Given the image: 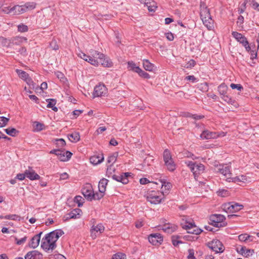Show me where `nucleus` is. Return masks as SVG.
Returning <instances> with one entry per match:
<instances>
[{"label": "nucleus", "instance_id": "obj_8", "mask_svg": "<svg viewBox=\"0 0 259 259\" xmlns=\"http://www.w3.org/2000/svg\"><path fill=\"white\" fill-rule=\"evenodd\" d=\"M207 246L215 253H222L225 248L222 243L219 240L213 239L207 243Z\"/></svg>", "mask_w": 259, "mask_h": 259}, {"label": "nucleus", "instance_id": "obj_57", "mask_svg": "<svg viewBox=\"0 0 259 259\" xmlns=\"http://www.w3.org/2000/svg\"><path fill=\"white\" fill-rule=\"evenodd\" d=\"M18 30L20 32H25L28 30V28L27 25L21 24L18 26Z\"/></svg>", "mask_w": 259, "mask_h": 259}, {"label": "nucleus", "instance_id": "obj_35", "mask_svg": "<svg viewBox=\"0 0 259 259\" xmlns=\"http://www.w3.org/2000/svg\"><path fill=\"white\" fill-rule=\"evenodd\" d=\"M36 3L34 2H27L25 3L23 6V8L25 9V12L34 9L36 7Z\"/></svg>", "mask_w": 259, "mask_h": 259}, {"label": "nucleus", "instance_id": "obj_62", "mask_svg": "<svg viewBox=\"0 0 259 259\" xmlns=\"http://www.w3.org/2000/svg\"><path fill=\"white\" fill-rule=\"evenodd\" d=\"M230 87L233 90L236 89L239 91H241L243 90L242 85L240 84L231 83L230 84Z\"/></svg>", "mask_w": 259, "mask_h": 259}, {"label": "nucleus", "instance_id": "obj_18", "mask_svg": "<svg viewBox=\"0 0 259 259\" xmlns=\"http://www.w3.org/2000/svg\"><path fill=\"white\" fill-rule=\"evenodd\" d=\"M42 234V232H40L38 234L34 235L30 240L29 243V246L33 248H36L39 243L40 237Z\"/></svg>", "mask_w": 259, "mask_h": 259}, {"label": "nucleus", "instance_id": "obj_19", "mask_svg": "<svg viewBox=\"0 0 259 259\" xmlns=\"http://www.w3.org/2000/svg\"><path fill=\"white\" fill-rule=\"evenodd\" d=\"M108 180L105 178L102 179L98 185L99 192H97V193L102 194V198L104 197L105 195V192L106 191V186L108 184Z\"/></svg>", "mask_w": 259, "mask_h": 259}, {"label": "nucleus", "instance_id": "obj_41", "mask_svg": "<svg viewBox=\"0 0 259 259\" xmlns=\"http://www.w3.org/2000/svg\"><path fill=\"white\" fill-rule=\"evenodd\" d=\"M167 169L171 171H174L176 169V164H175L173 159L168 161L167 162H164Z\"/></svg>", "mask_w": 259, "mask_h": 259}, {"label": "nucleus", "instance_id": "obj_47", "mask_svg": "<svg viewBox=\"0 0 259 259\" xmlns=\"http://www.w3.org/2000/svg\"><path fill=\"white\" fill-rule=\"evenodd\" d=\"M5 219L10 220H14V221H19L21 220V217L17 214H9L5 215Z\"/></svg>", "mask_w": 259, "mask_h": 259}, {"label": "nucleus", "instance_id": "obj_36", "mask_svg": "<svg viewBox=\"0 0 259 259\" xmlns=\"http://www.w3.org/2000/svg\"><path fill=\"white\" fill-rule=\"evenodd\" d=\"M127 67L130 70L135 72H137L140 68L139 66H137L136 64L133 61H130L127 63Z\"/></svg>", "mask_w": 259, "mask_h": 259}, {"label": "nucleus", "instance_id": "obj_53", "mask_svg": "<svg viewBox=\"0 0 259 259\" xmlns=\"http://www.w3.org/2000/svg\"><path fill=\"white\" fill-rule=\"evenodd\" d=\"M249 3L254 10L259 11V4L256 3L255 0H249Z\"/></svg>", "mask_w": 259, "mask_h": 259}, {"label": "nucleus", "instance_id": "obj_46", "mask_svg": "<svg viewBox=\"0 0 259 259\" xmlns=\"http://www.w3.org/2000/svg\"><path fill=\"white\" fill-rule=\"evenodd\" d=\"M54 142L56 146L58 148H61L66 145V142L62 138L56 139Z\"/></svg>", "mask_w": 259, "mask_h": 259}, {"label": "nucleus", "instance_id": "obj_37", "mask_svg": "<svg viewBox=\"0 0 259 259\" xmlns=\"http://www.w3.org/2000/svg\"><path fill=\"white\" fill-rule=\"evenodd\" d=\"M16 71L19 77L22 79L23 80H25L29 76L27 72L23 70L17 69H16Z\"/></svg>", "mask_w": 259, "mask_h": 259}, {"label": "nucleus", "instance_id": "obj_56", "mask_svg": "<svg viewBox=\"0 0 259 259\" xmlns=\"http://www.w3.org/2000/svg\"><path fill=\"white\" fill-rule=\"evenodd\" d=\"M9 119L4 116L0 117V127L5 126L9 121Z\"/></svg>", "mask_w": 259, "mask_h": 259}, {"label": "nucleus", "instance_id": "obj_24", "mask_svg": "<svg viewBox=\"0 0 259 259\" xmlns=\"http://www.w3.org/2000/svg\"><path fill=\"white\" fill-rule=\"evenodd\" d=\"M118 156L117 153H114L108 156L107 159V162L108 163H111V164H113L116 160L117 157ZM112 170V165H111L109 167H108L106 175L108 176V174H111L110 171Z\"/></svg>", "mask_w": 259, "mask_h": 259}, {"label": "nucleus", "instance_id": "obj_11", "mask_svg": "<svg viewBox=\"0 0 259 259\" xmlns=\"http://www.w3.org/2000/svg\"><path fill=\"white\" fill-rule=\"evenodd\" d=\"M148 240L153 245H159L163 242V236L159 233L151 234L148 236Z\"/></svg>", "mask_w": 259, "mask_h": 259}, {"label": "nucleus", "instance_id": "obj_45", "mask_svg": "<svg viewBox=\"0 0 259 259\" xmlns=\"http://www.w3.org/2000/svg\"><path fill=\"white\" fill-rule=\"evenodd\" d=\"M37 251V250H34L28 252L24 256L25 259H35Z\"/></svg>", "mask_w": 259, "mask_h": 259}, {"label": "nucleus", "instance_id": "obj_21", "mask_svg": "<svg viewBox=\"0 0 259 259\" xmlns=\"http://www.w3.org/2000/svg\"><path fill=\"white\" fill-rule=\"evenodd\" d=\"M217 133L210 132L208 130H204L200 135V138L203 140L215 139Z\"/></svg>", "mask_w": 259, "mask_h": 259}, {"label": "nucleus", "instance_id": "obj_20", "mask_svg": "<svg viewBox=\"0 0 259 259\" xmlns=\"http://www.w3.org/2000/svg\"><path fill=\"white\" fill-rule=\"evenodd\" d=\"M249 178L245 175H240L236 176L234 178L228 177L227 178V181L229 182H243L247 183L249 182Z\"/></svg>", "mask_w": 259, "mask_h": 259}, {"label": "nucleus", "instance_id": "obj_50", "mask_svg": "<svg viewBox=\"0 0 259 259\" xmlns=\"http://www.w3.org/2000/svg\"><path fill=\"white\" fill-rule=\"evenodd\" d=\"M138 74L142 77L144 78L148 79L150 77V75L145 71L142 70V69L140 68L139 70L137 72Z\"/></svg>", "mask_w": 259, "mask_h": 259}, {"label": "nucleus", "instance_id": "obj_52", "mask_svg": "<svg viewBox=\"0 0 259 259\" xmlns=\"http://www.w3.org/2000/svg\"><path fill=\"white\" fill-rule=\"evenodd\" d=\"M56 76L60 79V81L65 82L67 81V78L64 76V74L60 71H57L55 72Z\"/></svg>", "mask_w": 259, "mask_h": 259}, {"label": "nucleus", "instance_id": "obj_59", "mask_svg": "<svg viewBox=\"0 0 259 259\" xmlns=\"http://www.w3.org/2000/svg\"><path fill=\"white\" fill-rule=\"evenodd\" d=\"M27 84L30 87L33 89L35 88V84L33 82L31 78L29 76L25 80Z\"/></svg>", "mask_w": 259, "mask_h": 259}, {"label": "nucleus", "instance_id": "obj_29", "mask_svg": "<svg viewBox=\"0 0 259 259\" xmlns=\"http://www.w3.org/2000/svg\"><path fill=\"white\" fill-rule=\"evenodd\" d=\"M81 210L79 208H76L70 212L68 214V219H77L80 217V213Z\"/></svg>", "mask_w": 259, "mask_h": 259}, {"label": "nucleus", "instance_id": "obj_22", "mask_svg": "<svg viewBox=\"0 0 259 259\" xmlns=\"http://www.w3.org/2000/svg\"><path fill=\"white\" fill-rule=\"evenodd\" d=\"M161 229L164 232L172 233L177 229V226L170 223H165L162 226Z\"/></svg>", "mask_w": 259, "mask_h": 259}, {"label": "nucleus", "instance_id": "obj_43", "mask_svg": "<svg viewBox=\"0 0 259 259\" xmlns=\"http://www.w3.org/2000/svg\"><path fill=\"white\" fill-rule=\"evenodd\" d=\"M1 42L4 47L9 48L12 46L11 38L10 39H8L6 38L2 37L1 38Z\"/></svg>", "mask_w": 259, "mask_h": 259}, {"label": "nucleus", "instance_id": "obj_54", "mask_svg": "<svg viewBox=\"0 0 259 259\" xmlns=\"http://www.w3.org/2000/svg\"><path fill=\"white\" fill-rule=\"evenodd\" d=\"M126 255L124 253L118 252L114 254L112 259H125Z\"/></svg>", "mask_w": 259, "mask_h": 259}, {"label": "nucleus", "instance_id": "obj_55", "mask_svg": "<svg viewBox=\"0 0 259 259\" xmlns=\"http://www.w3.org/2000/svg\"><path fill=\"white\" fill-rule=\"evenodd\" d=\"M35 131L37 132H39L44 129V124L42 123H41L39 122L35 121Z\"/></svg>", "mask_w": 259, "mask_h": 259}, {"label": "nucleus", "instance_id": "obj_5", "mask_svg": "<svg viewBox=\"0 0 259 259\" xmlns=\"http://www.w3.org/2000/svg\"><path fill=\"white\" fill-rule=\"evenodd\" d=\"M225 217L222 214H213L210 216V224L218 228L223 227L227 225L225 222Z\"/></svg>", "mask_w": 259, "mask_h": 259}, {"label": "nucleus", "instance_id": "obj_60", "mask_svg": "<svg viewBox=\"0 0 259 259\" xmlns=\"http://www.w3.org/2000/svg\"><path fill=\"white\" fill-rule=\"evenodd\" d=\"M251 236L248 235L247 234H242L238 236V239L240 241H246Z\"/></svg>", "mask_w": 259, "mask_h": 259}, {"label": "nucleus", "instance_id": "obj_7", "mask_svg": "<svg viewBox=\"0 0 259 259\" xmlns=\"http://www.w3.org/2000/svg\"><path fill=\"white\" fill-rule=\"evenodd\" d=\"M243 208V206L237 203L229 202L224 204L222 206L224 211L228 213L237 212Z\"/></svg>", "mask_w": 259, "mask_h": 259}, {"label": "nucleus", "instance_id": "obj_4", "mask_svg": "<svg viewBox=\"0 0 259 259\" xmlns=\"http://www.w3.org/2000/svg\"><path fill=\"white\" fill-rule=\"evenodd\" d=\"M81 193L84 197L88 200H99L102 198V194L95 193L91 184H85L81 189Z\"/></svg>", "mask_w": 259, "mask_h": 259}, {"label": "nucleus", "instance_id": "obj_12", "mask_svg": "<svg viewBox=\"0 0 259 259\" xmlns=\"http://www.w3.org/2000/svg\"><path fill=\"white\" fill-rule=\"evenodd\" d=\"M230 166L225 165H218L216 166L215 170L225 177L230 176L231 175Z\"/></svg>", "mask_w": 259, "mask_h": 259}, {"label": "nucleus", "instance_id": "obj_32", "mask_svg": "<svg viewBox=\"0 0 259 259\" xmlns=\"http://www.w3.org/2000/svg\"><path fill=\"white\" fill-rule=\"evenodd\" d=\"M144 3L147 5L148 9L150 12L155 11L156 8H157L156 3L154 2L151 3L150 0H145Z\"/></svg>", "mask_w": 259, "mask_h": 259}, {"label": "nucleus", "instance_id": "obj_13", "mask_svg": "<svg viewBox=\"0 0 259 259\" xmlns=\"http://www.w3.org/2000/svg\"><path fill=\"white\" fill-rule=\"evenodd\" d=\"M25 172L26 178L31 181L39 180L40 178V177L35 172L32 167L29 166L28 168L25 170Z\"/></svg>", "mask_w": 259, "mask_h": 259}, {"label": "nucleus", "instance_id": "obj_17", "mask_svg": "<svg viewBox=\"0 0 259 259\" xmlns=\"http://www.w3.org/2000/svg\"><path fill=\"white\" fill-rule=\"evenodd\" d=\"M104 230V227L102 224H99L97 226L93 225L91 229V236L93 238L97 237L96 233L100 234L102 233Z\"/></svg>", "mask_w": 259, "mask_h": 259}, {"label": "nucleus", "instance_id": "obj_39", "mask_svg": "<svg viewBox=\"0 0 259 259\" xmlns=\"http://www.w3.org/2000/svg\"><path fill=\"white\" fill-rule=\"evenodd\" d=\"M182 227L187 231L192 230L194 227H195L194 223L186 222L185 224H182Z\"/></svg>", "mask_w": 259, "mask_h": 259}, {"label": "nucleus", "instance_id": "obj_40", "mask_svg": "<svg viewBox=\"0 0 259 259\" xmlns=\"http://www.w3.org/2000/svg\"><path fill=\"white\" fill-rule=\"evenodd\" d=\"M131 176L130 172L122 173L120 175L121 177V183L123 184H126L128 182V177Z\"/></svg>", "mask_w": 259, "mask_h": 259}, {"label": "nucleus", "instance_id": "obj_42", "mask_svg": "<svg viewBox=\"0 0 259 259\" xmlns=\"http://www.w3.org/2000/svg\"><path fill=\"white\" fill-rule=\"evenodd\" d=\"M5 132L7 134L14 137L18 133V131L15 128L9 127L6 129H5Z\"/></svg>", "mask_w": 259, "mask_h": 259}, {"label": "nucleus", "instance_id": "obj_9", "mask_svg": "<svg viewBox=\"0 0 259 259\" xmlns=\"http://www.w3.org/2000/svg\"><path fill=\"white\" fill-rule=\"evenodd\" d=\"M232 35L238 42L244 47L247 52L250 51L251 48L249 45L248 41L244 35L236 31H233L232 32Z\"/></svg>", "mask_w": 259, "mask_h": 259}, {"label": "nucleus", "instance_id": "obj_49", "mask_svg": "<svg viewBox=\"0 0 259 259\" xmlns=\"http://www.w3.org/2000/svg\"><path fill=\"white\" fill-rule=\"evenodd\" d=\"M217 194L218 196L224 197L229 196L230 193L227 190L220 189L217 191Z\"/></svg>", "mask_w": 259, "mask_h": 259}, {"label": "nucleus", "instance_id": "obj_63", "mask_svg": "<svg viewBox=\"0 0 259 259\" xmlns=\"http://www.w3.org/2000/svg\"><path fill=\"white\" fill-rule=\"evenodd\" d=\"M78 56L80 58L83 59L84 61H85L88 62H89V60L90 59V55H86L85 54H84L83 52L79 53L78 54Z\"/></svg>", "mask_w": 259, "mask_h": 259}, {"label": "nucleus", "instance_id": "obj_15", "mask_svg": "<svg viewBox=\"0 0 259 259\" xmlns=\"http://www.w3.org/2000/svg\"><path fill=\"white\" fill-rule=\"evenodd\" d=\"M58 156L59 159L61 161H68L71 157L72 155V153L69 151H66L65 152L61 150L60 149L58 152Z\"/></svg>", "mask_w": 259, "mask_h": 259}, {"label": "nucleus", "instance_id": "obj_58", "mask_svg": "<svg viewBox=\"0 0 259 259\" xmlns=\"http://www.w3.org/2000/svg\"><path fill=\"white\" fill-rule=\"evenodd\" d=\"M196 65V62L193 60V59H191L189 61H188V62H187L185 65L184 66V67L186 68H192V67H193L195 65Z\"/></svg>", "mask_w": 259, "mask_h": 259}, {"label": "nucleus", "instance_id": "obj_10", "mask_svg": "<svg viewBox=\"0 0 259 259\" xmlns=\"http://www.w3.org/2000/svg\"><path fill=\"white\" fill-rule=\"evenodd\" d=\"M108 90L103 83H99L94 88V97H102L107 95Z\"/></svg>", "mask_w": 259, "mask_h": 259}, {"label": "nucleus", "instance_id": "obj_61", "mask_svg": "<svg viewBox=\"0 0 259 259\" xmlns=\"http://www.w3.org/2000/svg\"><path fill=\"white\" fill-rule=\"evenodd\" d=\"M27 237L26 236H24L21 239H18L17 238H15V240L16 243L18 245H21L23 244L26 241Z\"/></svg>", "mask_w": 259, "mask_h": 259}, {"label": "nucleus", "instance_id": "obj_28", "mask_svg": "<svg viewBox=\"0 0 259 259\" xmlns=\"http://www.w3.org/2000/svg\"><path fill=\"white\" fill-rule=\"evenodd\" d=\"M143 66L144 68L148 71H152L154 69V65L147 59H144L143 60Z\"/></svg>", "mask_w": 259, "mask_h": 259}, {"label": "nucleus", "instance_id": "obj_1", "mask_svg": "<svg viewBox=\"0 0 259 259\" xmlns=\"http://www.w3.org/2000/svg\"><path fill=\"white\" fill-rule=\"evenodd\" d=\"M64 233L61 229H57L47 234L42 239L41 248L46 251L53 250L56 247V241Z\"/></svg>", "mask_w": 259, "mask_h": 259}, {"label": "nucleus", "instance_id": "obj_26", "mask_svg": "<svg viewBox=\"0 0 259 259\" xmlns=\"http://www.w3.org/2000/svg\"><path fill=\"white\" fill-rule=\"evenodd\" d=\"M237 251L246 257L251 256L254 253L253 250L247 249L245 247H241L240 250L237 249Z\"/></svg>", "mask_w": 259, "mask_h": 259}, {"label": "nucleus", "instance_id": "obj_30", "mask_svg": "<svg viewBox=\"0 0 259 259\" xmlns=\"http://www.w3.org/2000/svg\"><path fill=\"white\" fill-rule=\"evenodd\" d=\"M68 138L71 142L76 143L80 140V135L78 132H74L68 135Z\"/></svg>", "mask_w": 259, "mask_h": 259}, {"label": "nucleus", "instance_id": "obj_34", "mask_svg": "<svg viewBox=\"0 0 259 259\" xmlns=\"http://www.w3.org/2000/svg\"><path fill=\"white\" fill-rule=\"evenodd\" d=\"M228 87L225 83H222L218 87V91L221 95L225 96L228 91Z\"/></svg>", "mask_w": 259, "mask_h": 259}, {"label": "nucleus", "instance_id": "obj_48", "mask_svg": "<svg viewBox=\"0 0 259 259\" xmlns=\"http://www.w3.org/2000/svg\"><path fill=\"white\" fill-rule=\"evenodd\" d=\"M74 202L77 204L78 207L82 206L84 203V199L81 196H76L74 199Z\"/></svg>", "mask_w": 259, "mask_h": 259}, {"label": "nucleus", "instance_id": "obj_51", "mask_svg": "<svg viewBox=\"0 0 259 259\" xmlns=\"http://www.w3.org/2000/svg\"><path fill=\"white\" fill-rule=\"evenodd\" d=\"M202 232V230L201 229L198 228L195 226V227H194L192 230H190L189 231H187V232L190 234H193L196 235H199Z\"/></svg>", "mask_w": 259, "mask_h": 259}, {"label": "nucleus", "instance_id": "obj_3", "mask_svg": "<svg viewBox=\"0 0 259 259\" xmlns=\"http://www.w3.org/2000/svg\"><path fill=\"white\" fill-rule=\"evenodd\" d=\"M200 15L204 25L208 29H211L213 26V21L211 17L209 10L203 2H201L200 5Z\"/></svg>", "mask_w": 259, "mask_h": 259}, {"label": "nucleus", "instance_id": "obj_14", "mask_svg": "<svg viewBox=\"0 0 259 259\" xmlns=\"http://www.w3.org/2000/svg\"><path fill=\"white\" fill-rule=\"evenodd\" d=\"M7 8L8 10V13L12 14L13 15H19L25 12V9L23 8V5H15L13 7L9 6Z\"/></svg>", "mask_w": 259, "mask_h": 259}, {"label": "nucleus", "instance_id": "obj_23", "mask_svg": "<svg viewBox=\"0 0 259 259\" xmlns=\"http://www.w3.org/2000/svg\"><path fill=\"white\" fill-rule=\"evenodd\" d=\"M90 160L91 163L94 165L100 164L104 160L103 154L93 155L90 157Z\"/></svg>", "mask_w": 259, "mask_h": 259}, {"label": "nucleus", "instance_id": "obj_2", "mask_svg": "<svg viewBox=\"0 0 259 259\" xmlns=\"http://www.w3.org/2000/svg\"><path fill=\"white\" fill-rule=\"evenodd\" d=\"M90 59L89 63L95 66H98L100 64L104 67H109L112 65L111 60L102 53L94 50H91L89 52Z\"/></svg>", "mask_w": 259, "mask_h": 259}, {"label": "nucleus", "instance_id": "obj_64", "mask_svg": "<svg viewBox=\"0 0 259 259\" xmlns=\"http://www.w3.org/2000/svg\"><path fill=\"white\" fill-rule=\"evenodd\" d=\"M78 56L80 58L83 59L84 61H85L88 62H89V60L90 59V55H86L85 54H84L83 52L79 53L78 54Z\"/></svg>", "mask_w": 259, "mask_h": 259}, {"label": "nucleus", "instance_id": "obj_27", "mask_svg": "<svg viewBox=\"0 0 259 259\" xmlns=\"http://www.w3.org/2000/svg\"><path fill=\"white\" fill-rule=\"evenodd\" d=\"M161 189L162 191L161 193L162 194V195H164V193H166L167 191L171 188V184L169 182H167L165 181H161Z\"/></svg>", "mask_w": 259, "mask_h": 259}, {"label": "nucleus", "instance_id": "obj_33", "mask_svg": "<svg viewBox=\"0 0 259 259\" xmlns=\"http://www.w3.org/2000/svg\"><path fill=\"white\" fill-rule=\"evenodd\" d=\"M26 40V38H25V37L17 36L11 38L12 45V46L14 45H19L22 42H23L24 40Z\"/></svg>", "mask_w": 259, "mask_h": 259}, {"label": "nucleus", "instance_id": "obj_31", "mask_svg": "<svg viewBox=\"0 0 259 259\" xmlns=\"http://www.w3.org/2000/svg\"><path fill=\"white\" fill-rule=\"evenodd\" d=\"M222 101L225 103L228 104L230 107L232 108V106L237 108L238 106V103L235 101L234 98H221Z\"/></svg>", "mask_w": 259, "mask_h": 259}, {"label": "nucleus", "instance_id": "obj_6", "mask_svg": "<svg viewBox=\"0 0 259 259\" xmlns=\"http://www.w3.org/2000/svg\"><path fill=\"white\" fill-rule=\"evenodd\" d=\"M162 194L156 191H151L148 192L146 195V199L151 204H157L161 202L162 199L164 198L161 197Z\"/></svg>", "mask_w": 259, "mask_h": 259}, {"label": "nucleus", "instance_id": "obj_16", "mask_svg": "<svg viewBox=\"0 0 259 259\" xmlns=\"http://www.w3.org/2000/svg\"><path fill=\"white\" fill-rule=\"evenodd\" d=\"M204 166L201 163H196L194 167L192 168L191 171L193 172L195 179L198 177V175L204 172Z\"/></svg>", "mask_w": 259, "mask_h": 259}, {"label": "nucleus", "instance_id": "obj_25", "mask_svg": "<svg viewBox=\"0 0 259 259\" xmlns=\"http://www.w3.org/2000/svg\"><path fill=\"white\" fill-rule=\"evenodd\" d=\"M46 101L47 102L46 107L47 108H52V109L55 112L58 111V109L55 106L57 103L56 99L54 98H47L46 99Z\"/></svg>", "mask_w": 259, "mask_h": 259}, {"label": "nucleus", "instance_id": "obj_44", "mask_svg": "<svg viewBox=\"0 0 259 259\" xmlns=\"http://www.w3.org/2000/svg\"><path fill=\"white\" fill-rule=\"evenodd\" d=\"M180 237L178 235L172 236L171 237V241L173 245L174 246H177L179 244H182L183 242L181 240H179Z\"/></svg>", "mask_w": 259, "mask_h": 259}, {"label": "nucleus", "instance_id": "obj_38", "mask_svg": "<svg viewBox=\"0 0 259 259\" xmlns=\"http://www.w3.org/2000/svg\"><path fill=\"white\" fill-rule=\"evenodd\" d=\"M163 157L164 162H167L168 161H170L172 159L171 153L167 149H165L164 151Z\"/></svg>", "mask_w": 259, "mask_h": 259}]
</instances>
